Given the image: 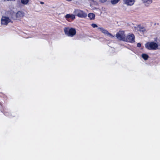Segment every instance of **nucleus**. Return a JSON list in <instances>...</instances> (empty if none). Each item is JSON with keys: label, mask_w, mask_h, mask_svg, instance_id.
<instances>
[{"label": "nucleus", "mask_w": 160, "mask_h": 160, "mask_svg": "<svg viewBox=\"0 0 160 160\" xmlns=\"http://www.w3.org/2000/svg\"><path fill=\"white\" fill-rule=\"evenodd\" d=\"M1 24L2 25H7L11 21V20L8 17L3 16L1 19Z\"/></svg>", "instance_id": "0eeeda50"}, {"label": "nucleus", "mask_w": 160, "mask_h": 160, "mask_svg": "<svg viewBox=\"0 0 160 160\" xmlns=\"http://www.w3.org/2000/svg\"><path fill=\"white\" fill-rule=\"evenodd\" d=\"M107 0H99V1L101 3H103L106 2Z\"/></svg>", "instance_id": "a211bd4d"}, {"label": "nucleus", "mask_w": 160, "mask_h": 160, "mask_svg": "<svg viewBox=\"0 0 160 160\" xmlns=\"http://www.w3.org/2000/svg\"><path fill=\"white\" fill-rule=\"evenodd\" d=\"M137 30L140 32L144 33L146 31V29L140 26H138L137 27Z\"/></svg>", "instance_id": "f8f14e48"}, {"label": "nucleus", "mask_w": 160, "mask_h": 160, "mask_svg": "<svg viewBox=\"0 0 160 160\" xmlns=\"http://www.w3.org/2000/svg\"><path fill=\"white\" fill-rule=\"evenodd\" d=\"M137 46L138 47H140L141 46V44L140 43H138L137 44Z\"/></svg>", "instance_id": "6ab92c4d"}, {"label": "nucleus", "mask_w": 160, "mask_h": 160, "mask_svg": "<svg viewBox=\"0 0 160 160\" xmlns=\"http://www.w3.org/2000/svg\"><path fill=\"white\" fill-rule=\"evenodd\" d=\"M65 18L68 21V19H71L72 20L74 19L75 18V16L74 15L68 14L65 16Z\"/></svg>", "instance_id": "9d476101"}, {"label": "nucleus", "mask_w": 160, "mask_h": 160, "mask_svg": "<svg viewBox=\"0 0 160 160\" xmlns=\"http://www.w3.org/2000/svg\"><path fill=\"white\" fill-rule=\"evenodd\" d=\"M124 3L128 6L133 5L135 2V0H123Z\"/></svg>", "instance_id": "1a4fd4ad"}, {"label": "nucleus", "mask_w": 160, "mask_h": 160, "mask_svg": "<svg viewBox=\"0 0 160 160\" xmlns=\"http://www.w3.org/2000/svg\"><path fill=\"white\" fill-rule=\"evenodd\" d=\"M98 29L105 35H107L110 38H113L114 37V36L112 35L107 30L104 29L103 28H98Z\"/></svg>", "instance_id": "6e6552de"}, {"label": "nucleus", "mask_w": 160, "mask_h": 160, "mask_svg": "<svg viewBox=\"0 0 160 160\" xmlns=\"http://www.w3.org/2000/svg\"><path fill=\"white\" fill-rule=\"evenodd\" d=\"M40 4H44V2H40Z\"/></svg>", "instance_id": "aec40b11"}, {"label": "nucleus", "mask_w": 160, "mask_h": 160, "mask_svg": "<svg viewBox=\"0 0 160 160\" xmlns=\"http://www.w3.org/2000/svg\"><path fill=\"white\" fill-rule=\"evenodd\" d=\"M29 0H21V3L24 5L28 4Z\"/></svg>", "instance_id": "4468645a"}, {"label": "nucleus", "mask_w": 160, "mask_h": 160, "mask_svg": "<svg viewBox=\"0 0 160 160\" xmlns=\"http://www.w3.org/2000/svg\"><path fill=\"white\" fill-rule=\"evenodd\" d=\"M116 37L118 40L124 41L126 38L124 32L123 31H119L116 34Z\"/></svg>", "instance_id": "39448f33"}, {"label": "nucleus", "mask_w": 160, "mask_h": 160, "mask_svg": "<svg viewBox=\"0 0 160 160\" xmlns=\"http://www.w3.org/2000/svg\"><path fill=\"white\" fill-rule=\"evenodd\" d=\"M124 41L130 42H135V37L132 34H129L125 38Z\"/></svg>", "instance_id": "423d86ee"}, {"label": "nucleus", "mask_w": 160, "mask_h": 160, "mask_svg": "<svg viewBox=\"0 0 160 160\" xmlns=\"http://www.w3.org/2000/svg\"><path fill=\"white\" fill-rule=\"evenodd\" d=\"M120 0H110L112 4L115 5Z\"/></svg>", "instance_id": "2eb2a0df"}, {"label": "nucleus", "mask_w": 160, "mask_h": 160, "mask_svg": "<svg viewBox=\"0 0 160 160\" xmlns=\"http://www.w3.org/2000/svg\"><path fill=\"white\" fill-rule=\"evenodd\" d=\"M74 12L76 16L81 18H85L87 15L86 13L80 9L75 10Z\"/></svg>", "instance_id": "20e7f679"}, {"label": "nucleus", "mask_w": 160, "mask_h": 160, "mask_svg": "<svg viewBox=\"0 0 160 160\" xmlns=\"http://www.w3.org/2000/svg\"><path fill=\"white\" fill-rule=\"evenodd\" d=\"M142 2L147 6H148L152 2V0H141Z\"/></svg>", "instance_id": "9b49d317"}, {"label": "nucleus", "mask_w": 160, "mask_h": 160, "mask_svg": "<svg viewBox=\"0 0 160 160\" xmlns=\"http://www.w3.org/2000/svg\"><path fill=\"white\" fill-rule=\"evenodd\" d=\"M92 26L93 28L98 27V26L96 24L93 23L91 25Z\"/></svg>", "instance_id": "f3484780"}, {"label": "nucleus", "mask_w": 160, "mask_h": 160, "mask_svg": "<svg viewBox=\"0 0 160 160\" xmlns=\"http://www.w3.org/2000/svg\"><path fill=\"white\" fill-rule=\"evenodd\" d=\"M88 16L90 20H93L95 19V15L92 13H90L88 14Z\"/></svg>", "instance_id": "ddd939ff"}, {"label": "nucleus", "mask_w": 160, "mask_h": 160, "mask_svg": "<svg viewBox=\"0 0 160 160\" xmlns=\"http://www.w3.org/2000/svg\"><path fill=\"white\" fill-rule=\"evenodd\" d=\"M24 16V12L22 11H18L16 13L13 12L12 14V17L14 19L20 20Z\"/></svg>", "instance_id": "7ed1b4c3"}, {"label": "nucleus", "mask_w": 160, "mask_h": 160, "mask_svg": "<svg viewBox=\"0 0 160 160\" xmlns=\"http://www.w3.org/2000/svg\"><path fill=\"white\" fill-rule=\"evenodd\" d=\"M142 58L145 60H147L148 58V55L146 54H142Z\"/></svg>", "instance_id": "dca6fc26"}, {"label": "nucleus", "mask_w": 160, "mask_h": 160, "mask_svg": "<svg viewBox=\"0 0 160 160\" xmlns=\"http://www.w3.org/2000/svg\"><path fill=\"white\" fill-rule=\"evenodd\" d=\"M65 34L68 37H72L75 36L76 33L75 28L69 27H65L63 29Z\"/></svg>", "instance_id": "f03ea898"}, {"label": "nucleus", "mask_w": 160, "mask_h": 160, "mask_svg": "<svg viewBox=\"0 0 160 160\" xmlns=\"http://www.w3.org/2000/svg\"><path fill=\"white\" fill-rule=\"evenodd\" d=\"M145 47L149 50H156L160 49L158 43L154 42H148L145 45Z\"/></svg>", "instance_id": "f257e3e1"}]
</instances>
